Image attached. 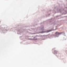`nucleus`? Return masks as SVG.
Masks as SVG:
<instances>
[{
  "label": "nucleus",
  "instance_id": "1",
  "mask_svg": "<svg viewBox=\"0 0 67 67\" xmlns=\"http://www.w3.org/2000/svg\"><path fill=\"white\" fill-rule=\"evenodd\" d=\"M62 34V33H59L57 32H56L55 33V34H56V35H60V34Z\"/></svg>",
  "mask_w": 67,
  "mask_h": 67
},
{
  "label": "nucleus",
  "instance_id": "2",
  "mask_svg": "<svg viewBox=\"0 0 67 67\" xmlns=\"http://www.w3.org/2000/svg\"><path fill=\"white\" fill-rule=\"evenodd\" d=\"M29 40H32V39H29Z\"/></svg>",
  "mask_w": 67,
  "mask_h": 67
}]
</instances>
